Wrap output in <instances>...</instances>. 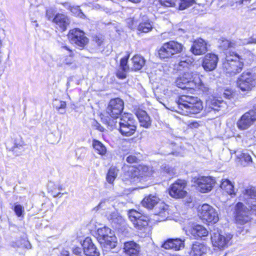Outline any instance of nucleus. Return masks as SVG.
I'll list each match as a JSON object with an SVG mask.
<instances>
[{"label": "nucleus", "mask_w": 256, "mask_h": 256, "mask_svg": "<svg viewBox=\"0 0 256 256\" xmlns=\"http://www.w3.org/2000/svg\"><path fill=\"white\" fill-rule=\"evenodd\" d=\"M178 112L182 115L192 116L200 113L203 109L202 103L198 97L183 95L176 102Z\"/></svg>", "instance_id": "1"}, {"label": "nucleus", "mask_w": 256, "mask_h": 256, "mask_svg": "<svg viewBox=\"0 0 256 256\" xmlns=\"http://www.w3.org/2000/svg\"><path fill=\"white\" fill-rule=\"evenodd\" d=\"M245 60L244 55L240 56L234 52L232 54L226 55L222 64V68L226 75L234 76L240 73L242 70Z\"/></svg>", "instance_id": "2"}, {"label": "nucleus", "mask_w": 256, "mask_h": 256, "mask_svg": "<svg viewBox=\"0 0 256 256\" xmlns=\"http://www.w3.org/2000/svg\"><path fill=\"white\" fill-rule=\"evenodd\" d=\"M160 201V198L156 196L150 194L142 200V204L144 206L148 209H152L155 206L158 205L155 208V215L159 217L156 220L162 222L166 220L168 217V206L164 203Z\"/></svg>", "instance_id": "3"}, {"label": "nucleus", "mask_w": 256, "mask_h": 256, "mask_svg": "<svg viewBox=\"0 0 256 256\" xmlns=\"http://www.w3.org/2000/svg\"><path fill=\"white\" fill-rule=\"evenodd\" d=\"M175 84L178 88L182 89L200 88L202 85L198 74H194L190 70L184 72L176 80Z\"/></svg>", "instance_id": "4"}, {"label": "nucleus", "mask_w": 256, "mask_h": 256, "mask_svg": "<svg viewBox=\"0 0 256 256\" xmlns=\"http://www.w3.org/2000/svg\"><path fill=\"white\" fill-rule=\"evenodd\" d=\"M254 202H256L254 201ZM250 202L248 208L244 207L243 204L238 202L236 206V220L238 224H244L250 220V213L252 212L256 214V204Z\"/></svg>", "instance_id": "5"}, {"label": "nucleus", "mask_w": 256, "mask_h": 256, "mask_svg": "<svg viewBox=\"0 0 256 256\" xmlns=\"http://www.w3.org/2000/svg\"><path fill=\"white\" fill-rule=\"evenodd\" d=\"M119 130L123 136H129L134 134L136 130V122L132 115L125 114L119 119Z\"/></svg>", "instance_id": "6"}, {"label": "nucleus", "mask_w": 256, "mask_h": 256, "mask_svg": "<svg viewBox=\"0 0 256 256\" xmlns=\"http://www.w3.org/2000/svg\"><path fill=\"white\" fill-rule=\"evenodd\" d=\"M180 43L172 40L163 44L158 50V55L161 59L172 58L174 55L180 53L183 49Z\"/></svg>", "instance_id": "7"}, {"label": "nucleus", "mask_w": 256, "mask_h": 256, "mask_svg": "<svg viewBox=\"0 0 256 256\" xmlns=\"http://www.w3.org/2000/svg\"><path fill=\"white\" fill-rule=\"evenodd\" d=\"M236 85L242 91L251 90L256 86V75L249 70L243 72L237 79Z\"/></svg>", "instance_id": "8"}, {"label": "nucleus", "mask_w": 256, "mask_h": 256, "mask_svg": "<svg viewBox=\"0 0 256 256\" xmlns=\"http://www.w3.org/2000/svg\"><path fill=\"white\" fill-rule=\"evenodd\" d=\"M124 106V103L120 98L112 99L106 109V114L114 118H118L122 114Z\"/></svg>", "instance_id": "9"}, {"label": "nucleus", "mask_w": 256, "mask_h": 256, "mask_svg": "<svg viewBox=\"0 0 256 256\" xmlns=\"http://www.w3.org/2000/svg\"><path fill=\"white\" fill-rule=\"evenodd\" d=\"M128 216L134 226L138 230L146 228L148 226L147 218L141 214L134 210H130L128 212Z\"/></svg>", "instance_id": "10"}, {"label": "nucleus", "mask_w": 256, "mask_h": 256, "mask_svg": "<svg viewBox=\"0 0 256 256\" xmlns=\"http://www.w3.org/2000/svg\"><path fill=\"white\" fill-rule=\"evenodd\" d=\"M198 211L200 217L208 222L216 223L218 220L217 212L209 204H202Z\"/></svg>", "instance_id": "11"}, {"label": "nucleus", "mask_w": 256, "mask_h": 256, "mask_svg": "<svg viewBox=\"0 0 256 256\" xmlns=\"http://www.w3.org/2000/svg\"><path fill=\"white\" fill-rule=\"evenodd\" d=\"M186 184L184 180H178L170 186L169 189L170 196L176 198H182L185 196L187 192L184 190Z\"/></svg>", "instance_id": "12"}, {"label": "nucleus", "mask_w": 256, "mask_h": 256, "mask_svg": "<svg viewBox=\"0 0 256 256\" xmlns=\"http://www.w3.org/2000/svg\"><path fill=\"white\" fill-rule=\"evenodd\" d=\"M232 236L230 234H222L219 233H214L211 236L212 244L214 247L220 249L227 248L230 244Z\"/></svg>", "instance_id": "13"}, {"label": "nucleus", "mask_w": 256, "mask_h": 256, "mask_svg": "<svg viewBox=\"0 0 256 256\" xmlns=\"http://www.w3.org/2000/svg\"><path fill=\"white\" fill-rule=\"evenodd\" d=\"M256 120V114L253 111L244 113L236 123L238 128L240 130L248 129Z\"/></svg>", "instance_id": "14"}, {"label": "nucleus", "mask_w": 256, "mask_h": 256, "mask_svg": "<svg viewBox=\"0 0 256 256\" xmlns=\"http://www.w3.org/2000/svg\"><path fill=\"white\" fill-rule=\"evenodd\" d=\"M198 189L203 193L210 191L214 186L215 180L210 176H202L196 180Z\"/></svg>", "instance_id": "15"}, {"label": "nucleus", "mask_w": 256, "mask_h": 256, "mask_svg": "<svg viewBox=\"0 0 256 256\" xmlns=\"http://www.w3.org/2000/svg\"><path fill=\"white\" fill-rule=\"evenodd\" d=\"M218 58L214 54H208L203 58L202 66L206 71L210 72L214 70L217 66Z\"/></svg>", "instance_id": "16"}, {"label": "nucleus", "mask_w": 256, "mask_h": 256, "mask_svg": "<svg viewBox=\"0 0 256 256\" xmlns=\"http://www.w3.org/2000/svg\"><path fill=\"white\" fill-rule=\"evenodd\" d=\"M83 250L86 256H100L98 248L88 237L85 238L82 244Z\"/></svg>", "instance_id": "17"}, {"label": "nucleus", "mask_w": 256, "mask_h": 256, "mask_svg": "<svg viewBox=\"0 0 256 256\" xmlns=\"http://www.w3.org/2000/svg\"><path fill=\"white\" fill-rule=\"evenodd\" d=\"M207 44L201 38L196 40L190 48L191 52L195 55L204 54L207 51Z\"/></svg>", "instance_id": "18"}, {"label": "nucleus", "mask_w": 256, "mask_h": 256, "mask_svg": "<svg viewBox=\"0 0 256 256\" xmlns=\"http://www.w3.org/2000/svg\"><path fill=\"white\" fill-rule=\"evenodd\" d=\"M184 240L180 238H171L166 240L162 246V247L167 250H180L184 248Z\"/></svg>", "instance_id": "19"}, {"label": "nucleus", "mask_w": 256, "mask_h": 256, "mask_svg": "<svg viewBox=\"0 0 256 256\" xmlns=\"http://www.w3.org/2000/svg\"><path fill=\"white\" fill-rule=\"evenodd\" d=\"M74 54L73 52H70V54L68 55L62 56L57 60V66L58 67H64L68 66L70 67L72 69L76 68V65L74 63Z\"/></svg>", "instance_id": "20"}, {"label": "nucleus", "mask_w": 256, "mask_h": 256, "mask_svg": "<svg viewBox=\"0 0 256 256\" xmlns=\"http://www.w3.org/2000/svg\"><path fill=\"white\" fill-rule=\"evenodd\" d=\"M69 33L68 38L71 43L74 44L80 47H84L88 42V39L84 36V33Z\"/></svg>", "instance_id": "21"}, {"label": "nucleus", "mask_w": 256, "mask_h": 256, "mask_svg": "<svg viewBox=\"0 0 256 256\" xmlns=\"http://www.w3.org/2000/svg\"><path fill=\"white\" fill-rule=\"evenodd\" d=\"M98 242L103 250V252H107L116 246L117 244V238L114 234L112 235L110 234L109 236H107L104 238L102 239L99 240Z\"/></svg>", "instance_id": "22"}, {"label": "nucleus", "mask_w": 256, "mask_h": 256, "mask_svg": "<svg viewBox=\"0 0 256 256\" xmlns=\"http://www.w3.org/2000/svg\"><path fill=\"white\" fill-rule=\"evenodd\" d=\"M124 250L125 254L129 256H138L140 247L138 244L134 241H128L124 242Z\"/></svg>", "instance_id": "23"}, {"label": "nucleus", "mask_w": 256, "mask_h": 256, "mask_svg": "<svg viewBox=\"0 0 256 256\" xmlns=\"http://www.w3.org/2000/svg\"><path fill=\"white\" fill-rule=\"evenodd\" d=\"M52 22L62 31L66 30V28L70 23L68 18L65 14H56L52 19Z\"/></svg>", "instance_id": "24"}, {"label": "nucleus", "mask_w": 256, "mask_h": 256, "mask_svg": "<svg viewBox=\"0 0 256 256\" xmlns=\"http://www.w3.org/2000/svg\"><path fill=\"white\" fill-rule=\"evenodd\" d=\"M189 232L194 238H202L208 235V230L202 226L196 225L190 228Z\"/></svg>", "instance_id": "25"}, {"label": "nucleus", "mask_w": 256, "mask_h": 256, "mask_svg": "<svg viewBox=\"0 0 256 256\" xmlns=\"http://www.w3.org/2000/svg\"><path fill=\"white\" fill-rule=\"evenodd\" d=\"M137 118L139 120L140 126L145 128H148L151 126V120L146 112L139 110L137 112Z\"/></svg>", "instance_id": "26"}, {"label": "nucleus", "mask_w": 256, "mask_h": 256, "mask_svg": "<svg viewBox=\"0 0 256 256\" xmlns=\"http://www.w3.org/2000/svg\"><path fill=\"white\" fill-rule=\"evenodd\" d=\"M118 118H114L111 116H109L108 114H102L101 117L102 122L106 124L110 130H113L114 128H118V122L117 120Z\"/></svg>", "instance_id": "27"}, {"label": "nucleus", "mask_w": 256, "mask_h": 256, "mask_svg": "<svg viewBox=\"0 0 256 256\" xmlns=\"http://www.w3.org/2000/svg\"><path fill=\"white\" fill-rule=\"evenodd\" d=\"M220 188L232 196L236 194V191L234 188L233 183L228 179L222 180L220 184Z\"/></svg>", "instance_id": "28"}, {"label": "nucleus", "mask_w": 256, "mask_h": 256, "mask_svg": "<svg viewBox=\"0 0 256 256\" xmlns=\"http://www.w3.org/2000/svg\"><path fill=\"white\" fill-rule=\"evenodd\" d=\"M206 247L200 243L193 244L190 254V256H201L206 251Z\"/></svg>", "instance_id": "29"}, {"label": "nucleus", "mask_w": 256, "mask_h": 256, "mask_svg": "<svg viewBox=\"0 0 256 256\" xmlns=\"http://www.w3.org/2000/svg\"><path fill=\"white\" fill-rule=\"evenodd\" d=\"M131 60L132 64L131 69L133 70H140L145 64V60L140 55H135Z\"/></svg>", "instance_id": "30"}, {"label": "nucleus", "mask_w": 256, "mask_h": 256, "mask_svg": "<svg viewBox=\"0 0 256 256\" xmlns=\"http://www.w3.org/2000/svg\"><path fill=\"white\" fill-rule=\"evenodd\" d=\"M242 193L247 204H250V202H253L254 200H256V188H248L244 190Z\"/></svg>", "instance_id": "31"}, {"label": "nucleus", "mask_w": 256, "mask_h": 256, "mask_svg": "<svg viewBox=\"0 0 256 256\" xmlns=\"http://www.w3.org/2000/svg\"><path fill=\"white\" fill-rule=\"evenodd\" d=\"M114 204L109 199L104 198L102 200L99 204L94 208V210L97 211L100 210H104L106 211L114 209Z\"/></svg>", "instance_id": "32"}, {"label": "nucleus", "mask_w": 256, "mask_h": 256, "mask_svg": "<svg viewBox=\"0 0 256 256\" xmlns=\"http://www.w3.org/2000/svg\"><path fill=\"white\" fill-rule=\"evenodd\" d=\"M236 157L240 164L244 166L252 162L251 156L247 152H238L236 154Z\"/></svg>", "instance_id": "33"}, {"label": "nucleus", "mask_w": 256, "mask_h": 256, "mask_svg": "<svg viewBox=\"0 0 256 256\" xmlns=\"http://www.w3.org/2000/svg\"><path fill=\"white\" fill-rule=\"evenodd\" d=\"M97 232L98 234V241L104 238L107 236H109L110 234L112 235L114 234V232H112L110 228L106 226L98 228Z\"/></svg>", "instance_id": "34"}, {"label": "nucleus", "mask_w": 256, "mask_h": 256, "mask_svg": "<svg viewBox=\"0 0 256 256\" xmlns=\"http://www.w3.org/2000/svg\"><path fill=\"white\" fill-rule=\"evenodd\" d=\"M92 146L95 151L100 155H104L106 152L105 146L100 141L94 140L92 142Z\"/></svg>", "instance_id": "35"}, {"label": "nucleus", "mask_w": 256, "mask_h": 256, "mask_svg": "<svg viewBox=\"0 0 256 256\" xmlns=\"http://www.w3.org/2000/svg\"><path fill=\"white\" fill-rule=\"evenodd\" d=\"M138 170L140 172V175L142 176H150L153 174V170L151 167L144 165H140Z\"/></svg>", "instance_id": "36"}, {"label": "nucleus", "mask_w": 256, "mask_h": 256, "mask_svg": "<svg viewBox=\"0 0 256 256\" xmlns=\"http://www.w3.org/2000/svg\"><path fill=\"white\" fill-rule=\"evenodd\" d=\"M64 5L65 6H68L69 8L70 12L72 13V14L77 17L80 18L84 19L86 18L85 14L82 12L80 10V7L78 6H71L69 5L68 2H66Z\"/></svg>", "instance_id": "37"}, {"label": "nucleus", "mask_w": 256, "mask_h": 256, "mask_svg": "<svg viewBox=\"0 0 256 256\" xmlns=\"http://www.w3.org/2000/svg\"><path fill=\"white\" fill-rule=\"evenodd\" d=\"M118 170L114 167L110 168L106 176V180L108 183L112 184L114 182L118 176Z\"/></svg>", "instance_id": "38"}, {"label": "nucleus", "mask_w": 256, "mask_h": 256, "mask_svg": "<svg viewBox=\"0 0 256 256\" xmlns=\"http://www.w3.org/2000/svg\"><path fill=\"white\" fill-rule=\"evenodd\" d=\"M156 30L152 24L150 22H144L140 23L138 26V30L141 32H149Z\"/></svg>", "instance_id": "39"}, {"label": "nucleus", "mask_w": 256, "mask_h": 256, "mask_svg": "<svg viewBox=\"0 0 256 256\" xmlns=\"http://www.w3.org/2000/svg\"><path fill=\"white\" fill-rule=\"evenodd\" d=\"M196 2L194 0H179L178 9L184 10L192 6Z\"/></svg>", "instance_id": "40"}, {"label": "nucleus", "mask_w": 256, "mask_h": 256, "mask_svg": "<svg viewBox=\"0 0 256 256\" xmlns=\"http://www.w3.org/2000/svg\"><path fill=\"white\" fill-rule=\"evenodd\" d=\"M223 104H224L223 102H220L216 100H213L208 102V104L209 105L210 108L212 110L217 112L220 110V108L222 106Z\"/></svg>", "instance_id": "41"}, {"label": "nucleus", "mask_w": 256, "mask_h": 256, "mask_svg": "<svg viewBox=\"0 0 256 256\" xmlns=\"http://www.w3.org/2000/svg\"><path fill=\"white\" fill-rule=\"evenodd\" d=\"M220 46L223 50H226L229 48L234 47V43L230 42L228 40L222 38L219 40Z\"/></svg>", "instance_id": "42"}, {"label": "nucleus", "mask_w": 256, "mask_h": 256, "mask_svg": "<svg viewBox=\"0 0 256 256\" xmlns=\"http://www.w3.org/2000/svg\"><path fill=\"white\" fill-rule=\"evenodd\" d=\"M106 216L108 218L111 220L112 222L114 221L115 218H116L119 214L118 212L116 210V209L114 208V209H112L110 210H107L106 212Z\"/></svg>", "instance_id": "43"}, {"label": "nucleus", "mask_w": 256, "mask_h": 256, "mask_svg": "<svg viewBox=\"0 0 256 256\" xmlns=\"http://www.w3.org/2000/svg\"><path fill=\"white\" fill-rule=\"evenodd\" d=\"M58 104L56 106V108L61 114L65 113V108L66 107V103L64 101H58Z\"/></svg>", "instance_id": "44"}, {"label": "nucleus", "mask_w": 256, "mask_h": 256, "mask_svg": "<svg viewBox=\"0 0 256 256\" xmlns=\"http://www.w3.org/2000/svg\"><path fill=\"white\" fill-rule=\"evenodd\" d=\"M128 57L129 55L127 56L122 58L120 60V69L122 70H129V67L127 64Z\"/></svg>", "instance_id": "45"}, {"label": "nucleus", "mask_w": 256, "mask_h": 256, "mask_svg": "<svg viewBox=\"0 0 256 256\" xmlns=\"http://www.w3.org/2000/svg\"><path fill=\"white\" fill-rule=\"evenodd\" d=\"M160 2L164 7H173L176 5V0H160Z\"/></svg>", "instance_id": "46"}, {"label": "nucleus", "mask_w": 256, "mask_h": 256, "mask_svg": "<svg viewBox=\"0 0 256 256\" xmlns=\"http://www.w3.org/2000/svg\"><path fill=\"white\" fill-rule=\"evenodd\" d=\"M190 64L191 61L188 58L181 60L178 63V68L179 70H182V68H188Z\"/></svg>", "instance_id": "47"}, {"label": "nucleus", "mask_w": 256, "mask_h": 256, "mask_svg": "<svg viewBox=\"0 0 256 256\" xmlns=\"http://www.w3.org/2000/svg\"><path fill=\"white\" fill-rule=\"evenodd\" d=\"M14 211L18 217L22 216L24 214V207L20 204H16L14 207Z\"/></svg>", "instance_id": "48"}, {"label": "nucleus", "mask_w": 256, "mask_h": 256, "mask_svg": "<svg viewBox=\"0 0 256 256\" xmlns=\"http://www.w3.org/2000/svg\"><path fill=\"white\" fill-rule=\"evenodd\" d=\"M162 169L164 172L168 174L170 176H172L174 174V169L168 166H163Z\"/></svg>", "instance_id": "49"}, {"label": "nucleus", "mask_w": 256, "mask_h": 256, "mask_svg": "<svg viewBox=\"0 0 256 256\" xmlns=\"http://www.w3.org/2000/svg\"><path fill=\"white\" fill-rule=\"evenodd\" d=\"M138 160V158L134 155H130L126 158V161L130 164L136 162Z\"/></svg>", "instance_id": "50"}, {"label": "nucleus", "mask_w": 256, "mask_h": 256, "mask_svg": "<svg viewBox=\"0 0 256 256\" xmlns=\"http://www.w3.org/2000/svg\"><path fill=\"white\" fill-rule=\"evenodd\" d=\"M128 70H119L117 73L116 76H117L120 78V79H124L126 78V72Z\"/></svg>", "instance_id": "51"}, {"label": "nucleus", "mask_w": 256, "mask_h": 256, "mask_svg": "<svg viewBox=\"0 0 256 256\" xmlns=\"http://www.w3.org/2000/svg\"><path fill=\"white\" fill-rule=\"evenodd\" d=\"M124 219L121 216L118 214L116 218H114V220L112 222L119 224H122L124 223Z\"/></svg>", "instance_id": "52"}, {"label": "nucleus", "mask_w": 256, "mask_h": 256, "mask_svg": "<svg viewBox=\"0 0 256 256\" xmlns=\"http://www.w3.org/2000/svg\"><path fill=\"white\" fill-rule=\"evenodd\" d=\"M94 40L97 43L98 46H100L104 42V40L102 37L98 36L94 38Z\"/></svg>", "instance_id": "53"}, {"label": "nucleus", "mask_w": 256, "mask_h": 256, "mask_svg": "<svg viewBox=\"0 0 256 256\" xmlns=\"http://www.w3.org/2000/svg\"><path fill=\"white\" fill-rule=\"evenodd\" d=\"M72 252L74 254L78 256L81 253L82 250L80 248L77 247V248H74L72 250Z\"/></svg>", "instance_id": "54"}, {"label": "nucleus", "mask_w": 256, "mask_h": 256, "mask_svg": "<svg viewBox=\"0 0 256 256\" xmlns=\"http://www.w3.org/2000/svg\"><path fill=\"white\" fill-rule=\"evenodd\" d=\"M255 42H256V38H250V39L249 40H245L243 42V44H245Z\"/></svg>", "instance_id": "55"}, {"label": "nucleus", "mask_w": 256, "mask_h": 256, "mask_svg": "<svg viewBox=\"0 0 256 256\" xmlns=\"http://www.w3.org/2000/svg\"><path fill=\"white\" fill-rule=\"evenodd\" d=\"M61 52H63V50H65L68 51V54H70V52H72L68 46H63L60 47Z\"/></svg>", "instance_id": "56"}, {"label": "nucleus", "mask_w": 256, "mask_h": 256, "mask_svg": "<svg viewBox=\"0 0 256 256\" xmlns=\"http://www.w3.org/2000/svg\"><path fill=\"white\" fill-rule=\"evenodd\" d=\"M52 12L50 10H46V16L48 18V20H50L52 18L51 14Z\"/></svg>", "instance_id": "57"}, {"label": "nucleus", "mask_w": 256, "mask_h": 256, "mask_svg": "<svg viewBox=\"0 0 256 256\" xmlns=\"http://www.w3.org/2000/svg\"><path fill=\"white\" fill-rule=\"evenodd\" d=\"M116 25H117L116 24H108V26H110V28H112V27L114 28H116L114 30L116 32H118V31H120V30L117 29V26H116Z\"/></svg>", "instance_id": "58"}, {"label": "nucleus", "mask_w": 256, "mask_h": 256, "mask_svg": "<svg viewBox=\"0 0 256 256\" xmlns=\"http://www.w3.org/2000/svg\"><path fill=\"white\" fill-rule=\"evenodd\" d=\"M69 32H84L82 30H80L78 28H74L72 30H70L69 31Z\"/></svg>", "instance_id": "59"}, {"label": "nucleus", "mask_w": 256, "mask_h": 256, "mask_svg": "<svg viewBox=\"0 0 256 256\" xmlns=\"http://www.w3.org/2000/svg\"><path fill=\"white\" fill-rule=\"evenodd\" d=\"M129 1L134 2V3H138L141 0H128Z\"/></svg>", "instance_id": "60"}, {"label": "nucleus", "mask_w": 256, "mask_h": 256, "mask_svg": "<svg viewBox=\"0 0 256 256\" xmlns=\"http://www.w3.org/2000/svg\"><path fill=\"white\" fill-rule=\"evenodd\" d=\"M62 256H69L68 252H64L62 254Z\"/></svg>", "instance_id": "61"}, {"label": "nucleus", "mask_w": 256, "mask_h": 256, "mask_svg": "<svg viewBox=\"0 0 256 256\" xmlns=\"http://www.w3.org/2000/svg\"><path fill=\"white\" fill-rule=\"evenodd\" d=\"M250 111H253L256 114V106L254 107V109L250 110Z\"/></svg>", "instance_id": "62"}, {"label": "nucleus", "mask_w": 256, "mask_h": 256, "mask_svg": "<svg viewBox=\"0 0 256 256\" xmlns=\"http://www.w3.org/2000/svg\"><path fill=\"white\" fill-rule=\"evenodd\" d=\"M99 130L101 132H103L104 130V128L102 127H101L100 128Z\"/></svg>", "instance_id": "63"}, {"label": "nucleus", "mask_w": 256, "mask_h": 256, "mask_svg": "<svg viewBox=\"0 0 256 256\" xmlns=\"http://www.w3.org/2000/svg\"><path fill=\"white\" fill-rule=\"evenodd\" d=\"M62 194H61V193L59 192L58 194L56 196H59L62 195Z\"/></svg>", "instance_id": "64"}]
</instances>
